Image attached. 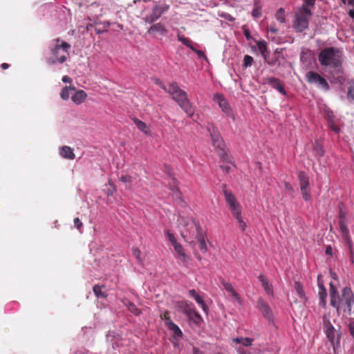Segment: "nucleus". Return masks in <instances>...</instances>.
Segmentation results:
<instances>
[{
	"label": "nucleus",
	"instance_id": "5",
	"mask_svg": "<svg viewBox=\"0 0 354 354\" xmlns=\"http://www.w3.org/2000/svg\"><path fill=\"white\" fill-rule=\"evenodd\" d=\"M207 129L209 133L212 143L223 161L231 162L230 158L227 156L225 148V144L218 130L212 124H208Z\"/></svg>",
	"mask_w": 354,
	"mask_h": 354
},
{
	"label": "nucleus",
	"instance_id": "61",
	"mask_svg": "<svg viewBox=\"0 0 354 354\" xmlns=\"http://www.w3.org/2000/svg\"><path fill=\"white\" fill-rule=\"evenodd\" d=\"M325 253L327 255L332 256V254H333V249H332V247L330 245H328L326 247Z\"/></svg>",
	"mask_w": 354,
	"mask_h": 354
},
{
	"label": "nucleus",
	"instance_id": "56",
	"mask_svg": "<svg viewBox=\"0 0 354 354\" xmlns=\"http://www.w3.org/2000/svg\"><path fill=\"white\" fill-rule=\"evenodd\" d=\"M316 0H304V4L302 6H306L307 8L313 7L315 4Z\"/></svg>",
	"mask_w": 354,
	"mask_h": 354
},
{
	"label": "nucleus",
	"instance_id": "22",
	"mask_svg": "<svg viewBox=\"0 0 354 354\" xmlns=\"http://www.w3.org/2000/svg\"><path fill=\"white\" fill-rule=\"evenodd\" d=\"M221 284L223 286L224 289L231 294L232 297L235 298L236 300L240 299L239 295L236 292V291L234 290V288L230 283L225 281H222Z\"/></svg>",
	"mask_w": 354,
	"mask_h": 354
},
{
	"label": "nucleus",
	"instance_id": "53",
	"mask_svg": "<svg viewBox=\"0 0 354 354\" xmlns=\"http://www.w3.org/2000/svg\"><path fill=\"white\" fill-rule=\"evenodd\" d=\"M339 221H346V213L343 211L342 207H339Z\"/></svg>",
	"mask_w": 354,
	"mask_h": 354
},
{
	"label": "nucleus",
	"instance_id": "60",
	"mask_svg": "<svg viewBox=\"0 0 354 354\" xmlns=\"http://www.w3.org/2000/svg\"><path fill=\"white\" fill-rule=\"evenodd\" d=\"M266 61L268 63V64H269L270 66H274L277 61V58L275 57L274 59H271L267 58V60H266Z\"/></svg>",
	"mask_w": 354,
	"mask_h": 354
},
{
	"label": "nucleus",
	"instance_id": "62",
	"mask_svg": "<svg viewBox=\"0 0 354 354\" xmlns=\"http://www.w3.org/2000/svg\"><path fill=\"white\" fill-rule=\"evenodd\" d=\"M62 81L65 83H71L72 79L68 75H64L62 77Z\"/></svg>",
	"mask_w": 354,
	"mask_h": 354
},
{
	"label": "nucleus",
	"instance_id": "4",
	"mask_svg": "<svg viewBox=\"0 0 354 354\" xmlns=\"http://www.w3.org/2000/svg\"><path fill=\"white\" fill-rule=\"evenodd\" d=\"M353 303L354 295L351 288L345 287L342 290L341 295L335 298V305L332 306L336 308L338 315L340 310L351 314Z\"/></svg>",
	"mask_w": 354,
	"mask_h": 354
},
{
	"label": "nucleus",
	"instance_id": "11",
	"mask_svg": "<svg viewBox=\"0 0 354 354\" xmlns=\"http://www.w3.org/2000/svg\"><path fill=\"white\" fill-rule=\"evenodd\" d=\"M147 33L156 37H165L168 33V30L164 24L158 22L151 26L147 30Z\"/></svg>",
	"mask_w": 354,
	"mask_h": 354
},
{
	"label": "nucleus",
	"instance_id": "20",
	"mask_svg": "<svg viewBox=\"0 0 354 354\" xmlns=\"http://www.w3.org/2000/svg\"><path fill=\"white\" fill-rule=\"evenodd\" d=\"M259 279L261 281L262 286L267 292V293L269 295H272L273 292L272 286L269 283L267 278L264 275L261 274L259 277Z\"/></svg>",
	"mask_w": 354,
	"mask_h": 354
},
{
	"label": "nucleus",
	"instance_id": "1",
	"mask_svg": "<svg viewBox=\"0 0 354 354\" xmlns=\"http://www.w3.org/2000/svg\"><path fill=\"white\" fill-rule=\"evenodd\" d=\"M155 82L163 90L168 92L188 116L192 118L194 113V109L185 91L182 90L176 83H172L168 87H166L159 80H156Z\"/></svg>",
	"mask_w": 354,
	"mask_h": 354
},
{
	"label": "nucleus",
	"instance_id": "15",
	"mask_svg": "<svg viewBox=\"0 0 354 354\" xmlns=\"http://www.w3.org/2000/svg\"><path fill=\"white\" fill-rule=\"evenodd\" d=\"M178 308L186 315H189L190 312L194 309L193 304L186 301H181L177 304Z\"/></svg>",
	"mask_w": 354,
	"mask_h": 354
},
{
	"label": "nucleus",
	"instance_id": "50",
	"mask_svg": "<svg viewBox=\"0 0 354 354\" xmlns=\"http://www.w3.org/2000/svg\"><path fill=\"white\" fill-rule=\"evenodd\" d=\"M132 253H133V255L138 259V261L139 262H140L142 261L141 257H140L141 252L138 248H132Z\"/></svg>",
	"mask_w": 354,
	"mask_h": 354
},
{
	"label": "nucleus",
	"instance_id": "34",
	"mask_svg": "<svg viewBox=\"0 0 354 354\" xmlns=\"http://www.w3.org/2000/svg\"><path fill=\"white\" fill-rule=\"evenodd\" d=\"M295 290L298 295V296L301 298H305V292L301 283L299 281H295L294 284Z\"/></svg>",
	"mask_w": 354,
	"mask_h": 354
},
{
	"label": "nucleus",
	"instance_id": "9",
	"mask_svg": "<svg viewBox=\"0 0 354 354\" xmlns=\"http://www.w3.org/2000/svg\"><path fill=\"white\" fill-rule=\"evenodd\" d=\"M169 8V6L167 4L156 5L152 8L151 12L143 18V20L147 24H152L157 21Z\"/></svg>",
	"mask_w": 354,
	"mask_h": 354
},
{
	"label": "nucleus",
	"instance_id": "36",
	"mask_svg": "<svg viewBox=\"0 0 354 354\" xmlns=\"http://www.w3.org/2000/svg\"><path fill=\"white\" fill-rule=\"evenodd\" d=\"M75 88L74 86L71 87V86H64L62 91H61V93H60V96L62 97V99H63L64 100H67L69 99V91L70 90H75Z\"/></svg>",
	"mask_w": 354,
	"mask_h": 354
},
{
	"label": "nucleus",
	"instance_id": "55",
	"mask_svg": "<svg viewBox=\"0 0 354 354\" xmlns=\"http://www.w3.org/2000/svg\"><path fill=\"white\" fill-rule=\"evenodd\" d=\"M192 51H194L198 56V57H205V54L203 51L202 50H197L196 48H195L194 47V46L190 48Z\"/></svg>",
	"mask_w": 354,
	"mask_h": 354
},
{
	"label": "nucleus",
	"instance_id": "58",
	"mask_svg": "<svg viewBox=\"0 0 354 354\" xmlns=\"http://www.w3.org/2000/svg\"><path fill=\"white\" fill-rule=\"evenodd\" d=\"M73 221H74V224H75V227L78 230H81V228L82 227V223L81 222L80 218H74Z\"/></svg>",
	"mask_w": 354,
	"mask_h": 354
},
{
	"label": "nucleus",
	"instance_id": "27",
	"mask_svg": "<svg viewBox=\"0 0 354 354\" xmlns=\"http://www.w3.org/2000/svg\"><path fill=\"white\" fill-rule=\"evenodd\" d=\"M232 341L236 344H241L244 346H249L252 345L254 339L249 337H236L232 339Z\"/></svg>",
	"mask_w": 354,
	"mask_h": 354
},
{
	"label": "nucleus",
	"instance_id": "19",
	"mask_svg": "<svg viewBox=\"0 0 354 354\" xmlns=\"http://www.w3.org/2000/svg\"><path fill=\"white\" fill-rule=\"evenodd\" d=\"M60 154L63 158L69 160H73L75 158L73 149L68 146H64L61 148Z\"/></svg>",
	"mask_w": 354,
	"mask_h": 354
},
{
	"label": "nucleus",
	"instance_id": "40",
	"mask_svg": "<svg viewBox=\"0 0 354 354\" xmlns=\"http://www.w3.org/2000/svg\"><path fill=\"white\" fill-rule=\"evenodd\" d=\"M178 40L182 42L184 45H185L187 47L191 48L193 45L192 41L188 39L187 37H185V36L178 34Z\"/></svg>",
	"mask_w": 354,
	"mask_h": 354
},
{
	"label": "nucleus",
	"instance_id": "48",
	"mask_svg": "<svg viewBox=\"0 0 354 354\" xmlns=\"http://www.w3.org/2000/svg\"><path fill=\"white\" fill-rule=\"evenodd\" d=\"M169 189L171 192V194L175 193L176 189H179V188L177 185L176 180L174 178H171V182H169Z\"/></svg>",
	"mask_w": 354,
	"mask_h": 354
},
{
	"label": "nucleus",
	"instance_id": "3",
	"mask_svg": "<svg viewBox=\"0 0 354 354\" xmlns=\"http://www.w3.org/2000/svg\"><path fill=\"white\" fill-rule=\"evenodd\" d=\"M318 60L322 66L339 69L342 64V53L337 48L327 47L320 51Z\"/></svg>",
	"mask_w": 354,
	"mask_h": 354
},
{
	"label": "nucleus",
	"instance_id": "47",
	"mask_svg": "<svg viewBox=\"0 0 354 354\" xmlns=\"http://www.w3.org/2000/svg\"><path fill=\"white\" fill-rule=\"evenodd\" d=\"M253 62V58L250 55H245L243 59V66L245 68L249 67L252 65Z\"/></svg>",
	"mask_w": 354,
	"mask_h": 354
},
{
	"label": "nucleus",
	"instance_id": "41",
	"mask_svg": "<svg viewBox=\"0 0 354 354\" xmlns=\"http://www.w3.org/2000/svg\"><path fill=\"white\" fill-rule=\"evenodd\" d=\"M235 218L236 219L237 222L239 223V227L241 229L242 231H244L246 228V224L243 221L241 217V211L238 212L237 214H233Z\"/></svg>",
	"mask_w": 354,
	"mask_h": 354
},
{
	"label": "nucleus",
	"instance_id": "54",
	"mask_svg": "<svg viewBox=\"0 0 354 354\" xmlns=\"http://www.w3.org/2000/svg\"><path fill=\"white\" fill-rule=\"evenodd\" d=\"M344 240L346 242V244H347L348 248L349 249L350 254H351V257H353V243H352L351 239L348 238V239H344Z\"/></svg>",
	"mask_w": 354,
	"mask_h": 354
},
{
	"label": "nucleus",
	"instance_id": "13",
	"mask_svg": "<svg viewBox=\"0 0 354 354\" xmlns=\"http://www.w3.org/2000/svg\"><path fill=\"white\" fill-rule=\"evenodd\" d=\"M263 84L270 85L272 88L277 89L280 93L283 95H286V91L280 80L278 78L270 77H266L263 80Z\"/></svg>",
	"mask_w": 354,
	"mask_h": 354
},
{
	"label": "nucleus",
	"instance_id": "49",
	"mask_svg": "<svg viewBox=\"0 0 354 354\" xmlns=\"http://www.w3.org/2000/svg\"><path fill=\"white\" fill-rule=\"evenodd\" d=\"M325 118L328 122L335 120L334 113L331 111H327L326 113Z\"/></svg>",
	"mask_w": 354,
	"mask_h": 354
},
{
	"label": "nucleus",
	"instance_id": "45",
	"mask_svg": "<svg viewBox=\"0 0 354 354\" xmlns=\"http://www.w3.org/2000/svg\"><path fill=\"white\" fill-rule=\"evenodd\" d=\"M160 318L165 320V324L166 326L169 324V322H172V320L170 318L169 313L168 311H165L162 315H161Z\"/></svg>",
	"mask_w": 354,
	"mask_h": 354
},
{
	"label": "nucleus",
	"instance_id": "42",
	"mask_svg": "<svg viewBox=\"0 0 354 354\" xmlns=\"http://www.w3.org/2000/svg\"><path fill=\"white\" fill-rule=\"evenodd\" d=\"M171 194L172 197L177 201L178 203L180 205L183 206L184 201L182 199V194L180 189H176L175 193H172Z\"/></svg>",
	"mask_w": 354,
	"mask_h": 354
},
{
	"label": "nucleus",
	"instance_id": "16",
	"mask_svg": "<svg viewBox=\"0 0 354 354\" xmlns=\"http://www.w3.org/2000/svg\"><path fill=\"white\" fill-rule=\"evenodd\" d=\"M87 97L86 93L83 90H78L71 97L72 101L76 104H80L86 100Z\"/></svg>",
	"mask_w": 354,
	"mask_h": 354
},
{
	"label": "nucleus",
	"instance_id": "17",
	"mask_svg": "<svg viewBox=\"0 0 354 354\" xmlns=\"http://www.w3.org/2000/svg\"><path fill=\"white\" fill-rule=\"evenodd\" d=\"M174 246V250L178 254V258L180 259V261L182 263H186L189 257L185 253L184 250L181 244L179 243H177Z\"/></svg>",
	"mask_w": 354,
	"mask_h": 354
},
{
	"label": "nucleus",
	"instance_id": "12",
	"mask_svg": "<svg viewBox=\"0 0 354 354\" xmlns=\"http://www.w3.org/2000/svg\"><path fill=\"white\" fill-rule=\"evenodd\" d=\"M214 100L218 103L222 111L228 116L232 115V109L228 104L227 100L221 94H215L214 95Z\"/></svg>",
	"mask_w": 354,
	"mask_h": 354
},
{
	"label": "nucleus",
	"instance_id": "28",
	"mask_svg": "<svg viewBox=\"0 0 354 354\" xmlns=\"http://www.w3.org/2000/svg\"><path fill=\"white\" fill-rule=\"evenodd\" d=\"M257 47L261 55L263 57L264 59L267 60L268 53L266 43L264 41H259L257 42Z\"/></svg>",
	"mask_w": 354,
	"mask_h": 354
},
{
	"label": "nucleus",
	"instance_id": "31",
	"mask_svg": "<svg viewBox=\"0 0 354 354\" xmlns=\"http://www.w3.org/2000/svg\"><path fill=\"white\" fill-rule=\"evenodd\" d=\"M318 295H319V305L324 308L326 307V297H327V292H326V289H322V290H319V292H318Z\"/></svg>",
	"mask_w": 354,
	"mask_h": 354
},
{
	"label": "nucleus",
	"instance_id": "8",
	"mask_svg": "<svg viewBox=\"0 0 354 354\" xmlns=\"http://www.w3.org/2000/svg\"><path fill=\"white\" fill-rule=\"evenodd\" d=\"M223 193L227 205L232 211L233 214H237L241 212V206L237 201L235 196L232 194V191L227 188L226 185H222Z\"/></svg>",
	"mask_w": 354,
	"mask_h": 354
},
{
	"label": "nucleus",
	"instance_id": "33",
	"mask_svg": "<svg viewBox=\"0 0 354 354\" xmlns=\"http://www.w3.org/2000/svg\"><path fill=\"white\" fill-rule=\"evenodd\" d=\"M259 0H254V8L252 12V15L254 19L259 18L261 15V6L259 5Z\"/></svg>",
	"mask_w": 354,
	"mask_h": 354
},
{
	"label": "nucleus",
	"instance_id": "57",
	"mask_svg": "<svg viewBox=\"0 0 354 354\" xmlns=\"http://www.w3.org/2000/svg\"><path fill=\"white\" fill-rule=\"evenodd\" d=\"M199 248L200 250L205 252L207 251V245L205 243V240H202L201 241H198Z\"/></svg>",
	"mask_w": 354,
	"mask_h": 354
},
{
	"label": "nucleus",
	"instance_id": "59",
	"mask_svg": "<svg viewBox=\"0 0 354 354\" xmlns=\"http://www.w3.org/2000/svg\"><path fill=\"white\" fill-rule=\"evenodd\" d=\"M317 284H318L319 290H322V289H326L325 287H324L323 281L320 279V276L319 275L317 277Z\"/></svg>",
	"mask_w": 354,
	"mask_h": 354
},
{
	"label": "nucleus",
	"instance_id": "2",
	"mask_svg": "<svg viewBox=\"0 0 354 354\" xmlns=\"http://www.w3.org/2000/svg\"><path fill=\"white\" fill-rule=\"evenodd\" d=\"M53 44L49 46L51 56L46 60L47 64L53 65L57 63L62 64L69 57L68 50L71 46L69 43L56 38L53 40Z\"/></svg>",
	"mask_w": 354,
	"mask_h": 354
},
{
	"label": "nucleus",
	"instance_id": "23",
	"mask_svg": "<svg viewBox=\"0 0 354 354\" xmlns=\"http://www.w3.org/2000/svg\"><path fill=\"white\" fill-rule=\"evenodd\" d=\"M339 226L343 239L348 240V238H351V236L349 235V230L347 227L346 221H339Z\"/></svg>",
	"mask_w": 354,
	"mask_h": 354
},
{
	"label": "nucleus",
	"instance_id": "38",
	"mask_svg": "<svg viewBox=\"0 0 354 354\" xmlns=\"http://www.w3.org/2000/svg\"><path fill=\"white\" fill-rule=\"evenodd\" d=\"M275 17L280 23H282V24L285 23L286 22V17H285L284 9L282 8L278 9L275 13Z\"/></svg>",
	"mask_w": 354,
	"mask_h": 354
},
{
	"label": "nucleus",
	"instance_id": "37",
	"mask_svg": "<svg viewBox=\"0 0 354 354\" xmlns=\"http://www.w3.org/2000/svg\"><path fill=\"white\" fill-rule=\"evenodd\" d=\"M128 310L133 313L135 315H139L141 314V310L137 308V306L132 302L128 301L125 304Z\"/></svg>",
	"mask_w": 354,
	"mask_h": 354
},
{
	"label": "nucleus",
	"instance_id": "52",
	"mask_svg": "<svg viewBox=\"0 0 354 354\" xmlns=\"http://www.w3.org/2000/svg\"><path fill=\"white\" fill-rule=\"evenodd\" d=\"M166 233H167V237H168L169 241L171 242V243L172 244V245H174L175 244H176L178 243L174 235L173 234L170 233L169 230H167Z\"/></svg>",
	"mask_w": 354,
	"mask_h": 354
},
{
	"label": "nucleus",
	"instance_id": "25",
	"mask_svg": "<svg viewBox=\"0 0 354 354\" xmlns=\"http://www.w3.org/2000/svg\"><path fill=\"white\" fill-rule=\"evenodd\" d=\"M189 319L192 321L196 324H200L202 322V317L198 314V312H196V309H193L189 315H187Z\"/></svg>",
	"mask_w": 354,
	"mask_h": 354
},
{
	"label": "nucleus",
	"instance_id": "6",
	"mask_svg": "<svg viewBox=\"0 0 354 354\" xmlns=\"http://www.w3.org/2000/svg\"><path fill=\"white\" fill-rule=\"evenodd\" d=\"M322 321L324 333L333 346V350L335 351L336 348L339 346L340 344L341 333L336 331L329 318L326 315L323 316Z\"/></svg>",
	"mask_w": 354,
	"mask_h": 354
},
{
	"label": "nucleus",
	"instance_id": "24",
	"mask_svg": "<svg viewBox=\"0 0 354 354\" xmlns=\"http://www.w3.org/2000/svg\"><path fill=\"white\" fill-rule=\"evenodd\" d=\"M133 122L137 128L145 134H149V129L148 126L144 122L141 121L138 118L133 119Z\"/></svg>",
	"mask_w": 354,
	"mask_h": 354
},
{
	"label": "nucleus",
	"instance_id": "14",
	"mask_svg": "<svg viewBox=\"0 0 354 354\" xmlns=\"http://www.w3.org/2000/svg\"><path fill=\"white\" fill-rule=\"evenodd\" d=\"M259 309L263 313V316L268 319H271L272 317V310L268 304L265 303L262 300H259L258 302Z\"/></svg>",
	"mask_w": 354,
	"mask_h": 354
},
{
	"label": "nucleus",
	"instance_id": "44",
	"mask_svg": "<svg viewBox=\"0 0 354 354\" xmlns=\"http://www.w3.org/2000/svg\"><path fill=\"white\" fill-rule=\"evenodd\" d=\"M308 188V187L300 189L302 197L306 201H308L311 198V196Z\"/></svg>",
	"mask_w": 354,
	"mask_h": 354
},
{
	"label": "nucleus",
	"instance_id": "10",
	"mask_svg": "<svg viewBox=\"0 0 354 354\" xmlns=\"http://www.w3.org/2000/svg\"><path fill=\"white\" fill-rule=\"evenodd\" d=\"M306 80L308 83L316 84L324 91H328L329 89V85L327 81L316 72H308L306 73Z\"/></svg>",
	"mask_w": 354,
	"mask_h": 354
},
{
	"label": "nucleus",
	"instance_id": "21",
	"mask_svg": "<svg viewBox=\"0 0 354 354\" xmlns=\"http://www.w3.org/2000/svg\"><path fill=\"white\" fill-rule=\"evenodd\" d=\"M298 178L299 180L300 189L308 187L309 186V178L306 172L299 171L298 174Z\"/></svg>",
	"mask_w": 354,
	"mask_h": 354
},
{
	"label": "nucleus",
	"instance_id": "43",
	"mask_svg": "<svg viewBox=\"0 0 354 354\" xmlns=\"http://www.w3.org/2000/svg\"><path fill=\"white\" fill-rule=\"evenodd\" d=\"M330 129L335 133H338L339 132V127H338L337 120L328 122Z\"/></svg>",
	"mask_w": 354,
	"mask_h": 354
},
{
	"label": "nucleus",
	"instance_id": "18",
	"mask_svg": "<svg viewBox=\"0 0 354 354\" xmlns=\"http://www.w3.org/2000/svg\"><path fill=\"white\" fill-rule=\"evenodd\" d=\"M189 295H190V297L195 299L196 303L199 306H201V307L203 308L204 311L207 310V307L205 304L203 298L197 293V292L194 289L190 290L189 291Z\"/></svg>",
	"mask_w": 354,
	"mask_h": 354
},
{
	"label": "nucleus",
	"instance_id": "51",
	"mask_svg": "<svg viewBox=\"0 0 354 354\" xmlns=\"http://www.w3.org/2000/svg\"><path fill=\"white\" fill-rule=\"evenodd\" d=\"M132 176L129 175H123L120 177V180L124 183L130 184L132 182Z\"/></svg>",
	"mask_w": 354,
	"mask_h": 354
},
{
	"label": "nucleus",
	"instance_id": "64",
	"mask_svg": "<svg viewBox=\"0 0 354 354\" xmlns=\"http://www.w3.org/2000/svg\"><path fill=\"white\" fill-rule=\"evenodd\" d=\"M348 328L351 335L354 338V326H348Z\"/></svg>",
	"mask_w": 354,
	"mask_h": 354
},
{
	"label": "nucleus",
	"instance_id": "32",
	"mask_svg": "<svg viewBox=\"0 0 354 354\" xmlns=\"http://www.w3.org/2000/svg\"><path fill=\"white\" fill-rule=\"evenodd\" d=\"M347 98L351 102H354V81L348 83Z\"/></svg>",
	"mask_w": 354,
	"mask_h": 354
},
{
	"label": "nucleus",
	"instance_id": "26",
	"mask_svg": "<svg viewBox=\"0 0 354 354\" xmlns=\"http://www.w3.org/2000/svg\"><path fill=\"white\" fill-rule=\"evenodd\" d=\"M190 225H192V227L195 228L196 231V238L198 241H201L202 240H205L204 236L202 232V229L199 224L194 222L193 220L192 221Z\"/></svg>",
	"mask_w": 354,
	"mask_h": 354
},
{
	"label": "nucleus",
	"instance_id": "63",
	"mask_svg": "<svg viewBox=\"0 0 354 354\" xmlns=\"http://www.w3.org/2000/svg\"><path fill=\"white\" fill-rule=\"evenodd\" d=\"M221 168L225 171L226 173H229L231 169V167L229 165H221Z\"/></svg>",
	"mask_w": 354,
	"mask_h": 354
},
{
	"label": "nucleus",
	"instance_id": "46",
	"mask_svg": "<svg viewBox=\"0 0 354 354\" xmlns=\"http://www.w3.org/2000/svg\"><path fill=\"white\" fill-rule=\"evenodd\" d=\"M108 185L110 187H109L106 190V194L108 196H112L115 192V187L111 180H109Z\"/></svg>",
	"mask_w": 354,
	"mask_h": 354
},
{
	"label": "nucleus",
	"instance_id": "35",
	"mask_svg": "<svg viewBox=\"0 0 354 354\" xmlns=\"http://www.w3.org/2000/svg\"><path fill=\"white\" fill-rule=\"evenodd\" d=\"M313 152L315 156H317L319 157H322L324 154V150L323 149V147L317 141H316L314 145Z\"/></svg>",
	"mask_w": 354,
	"mask_h": 354
},
{
	"label": "nucleus",
	"instance_id": "7",
	"mask_svg": "<svg viewBox=\"0 0 354 354\" xmlns=\"http://www.w3.org/2000/svg\"><path fill=\"white\" fill-rule=\"evenodd\" d=\"M312 15V12L309 8L302 6L295 14L294 22L295 29L299 32H303L308 27L309 18Z\"/></svg>",
	"mask_w": 354,
	"mask_h": 354
},
{
	"label": "nucleus",
	"instance_id": "30",
	"mask_svg": "<svg viewBox=\"0 0 354 354\" xmlns=\"http://www.w3.org/2000/svg\"><path fill=\"white\" fill-rule=\"evenodd\" d=\"M338 292L335 287V286L333 283H330V305L335 306V298L338 295Z\"/></svg>",
	"mask_w": 354,
	"mask_h": 354
},
{
	"label": "nucleus",
	"instance_id": "39",
	"mask_svg": "<svg viewBox=\"0 0 354 354\" xmlns=\"http://www.w3.org/2000/svg\"><path fill=\"white\" fill-rule=\"evenodd\" d=\"M93 290L95 295L97 298H106L107 297V295L104 292L102 291V287L100 286L99 285H95L93 288Z\"/></svg>",
	"mask_w": 354,
	"mask_h": 354
},
{
	"label": "nucleus",
	"instance_id": "29",
	"mask_svg": "<svg viewBox=\"0 0 354 354\" xmlns=\"http://www.w3.org/2000/svg\"><path fill=\"white\" fill-rule=\"evenodd\" d=\"M167 328L171 330L174 335H175L177 337H182L183 333L180 328L173 322H169V324L167 326Z\"/></svg>",
	"mask_w": 354,
	"mask_h": 354
}]
</instances>
